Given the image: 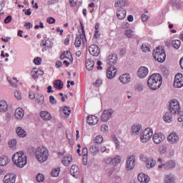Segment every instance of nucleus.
Here are the masks:
<instances>
[{
	"label": "nucleus",
	"mask_w": 183,
	"mask_h": 183,
	"mask_svg": "<svg viewBox=\"0 0 183 183\" xmlns=\"http://www.w3.org/2000/svg\"><path fill=\"white\" fill-rule=\"evenodd\" d=\"M94 38L95 39H98L99 36H101V34H99V23H96L94 26Z\"/></svg>",
	"instance_id": "nucleus-33"
},
{
	"label": "nucleus",
	"mask_w": 183,
	"mask_h": 183,
	"mask_svg": "<svg viewBox=\"0 0 183 183\" xmlns=\"http://www.w3.org/2000/svg\"><path fill=\"white\" fill-rule=\"evenodd\" d=\"M61 162L64 165V167H69V165H71V164L72 163V156L71 155L65 156L63 158Z\"/></svg>",
	"instance_id": "nucleus-23"
},
{
	"label": "nucleus",
	"mask_w": 183,
	"mask_h": 183,
	"mask_svg": "<svg viewBox=\"0 0 183 183\" xmlns=\"http://www.w3.org/2000/svg\"><path fill=\"white\" fill-rule=\"evenodd\" d=\"M162 72L164 76H168L169 75V71H168V69L163 67L162 69Z\"/></svg>",
	"instance_id": "nucleus-53"
},
{
	"label": "nucleus",
	"mask_w": 183,
	"mask_h": 183,
	"mask_svg": "<svg viewBox=\"0 0 183 183\" xmlns=\"http://www.w3.org/2000/svg\"><path fill=\"white\" fill-rule=\"evenodd\" d=\"M135 91H137L138 92H140V91H142L143 87L141 84H136L134 87Z\"/></svg>",
	"instance_id": "nucleus-59"
},
{
	"label": "nucleus",
	"mask_w": 183,
	"mask_h": 183,
	"mask_svg": "<svg viewBox=\"0 0 183 183\" xmlns=\"http://www.w3.org/2000/svg\"><path fill=\"white\" fill-rule=\"evenodd\" d=\"M117 16L118 19H125L127 17V10L124 9H117Z\"/></svg>",
	"instance_id": "nucleus-20"
},
{
	"label": "nucleus",
	"mask_w": 183,
	"mask_h": 183,
	"mask_svg": "<svg viewBox=\"0 0 183 183\" xmlns=\"http://www.w3.org/2000/svg\"><path fill=\"white\" fill-rule=\"evenodd\" d=\"M139 131H141V126L136 125L132 127L133 134H139Z\"/></svg>",
	"instance_id": "nucleus-46"
},
{
	"label": "nucleus",
	"mask_w": 183,
	"mask_h": 183,
	"mask_svg": "<svg viewBox=\"0 0 183 183\" xmlns=\"http://www.w3.org/2000/svg\"><path fill=\"white\" fill-rule=\"evenodd\" d=\"M36 102H38V104H44V101H45V97L42 94H38L36 97Z\"/></svg>",
	"instance_id": "nucleus-44"
},
{
	"label": "nucleus",
	"mask_w": 183,
	"mask_h": 183,
	"mask_svg": "<svg viewBox=\"0 0 183 183\" xmlns=\"http://www.w3.org/2000/svg\"><path fill=\"white\" fill-rule=\"evenodd\" d=\"M40 117L44 119V121H49L52 119V116L51 115V113L46 112V111H42L40 112Z\"/></svg>",
	"instance_id": "nucleus-26"
},
{
	"label": "nucleus",
	"mask_w": 183,
	"mask_h": 183,
	"mask_svg": "<svg viewBox=\"0 0 183 183\" xmlns=\"http://www.w3.org/2000/svg\"><path fill=\"white\" fill-rule=\"evenodd\" d=\"M157 164V162L154 160V159H149L148 161L146 162V167L149 169L151 168H154Z\"/></svg>",
	"instance_id": "nucleus-32"
},
{
	"label": "nucleus",
	"mask_w": 183,
	"mask_h": 183,
	"mask_svg": "<svg viewBox=\"0 0 183 183\" xmlns=\"http://www.w3.org/2000/svg\"><path fill=\"white\" fill-rule=\"evenodd\" d=\"M79 35L77 36L74 41V46L76 48H79L82 44H84V39L86 38L85 36V29L83 24H81V29H79Z\"/></svg>",
	"instance_id": "nucleus-6"
},
{
	"label": "nucleus",
	"mask_w": 183,
	"mask_h": 183,
	"mask_svg": "<svg viewBox=\"0 0 183 183\" xmlns=\"http://www.w3.org/2000/svg\"><path fill=\"white\" fill-rule=\"evenodd\" d=\"M9 164V159L6 156H1L0 157V165L1 167H6Z\"/></svg>",
	"instance_id": "nucleus-31"
},
{
	"label": "nucleus",
	"mask_w": 183,
	"mask_h": 183,
	"mask_svg": "<svg viewBox=\"0 0 183 183\" xmlns=\"http://www.w3.org/2000/svg\"><path fill=\"white\" fill-rule=\"evenodd\" d=\"M122 28H123L124 29H128V28H129V23L123 22L122 24Z\"/></svg>",
	"instance_id": "nucleus-62"
},
{
	"label": "nucleus",
	"mask_w": 183,
	"mask_h": 183,
	"mask_svg": "<svg viewBox=\"0 0 183 183\" xmlns=\"http://www.w3.org/2000/svg\"><path fill=\"white\" fill-rule=\"evenodd\" d=\"M89 152L93 154V155H97V154L99 152V149L98 148V147L93 145L89 148Z\"/></svg>",
	"instance_id": "nucleus-41"
},
{
	"label": "nucleus",
	"mask_w": 183,
	"mask_h": 183,
	"mask_svg": "<svg viewBox=\"0 0 183 183\" xmlns=\"http://www.w3.org/2000/svg\"><path fill=\"white\" fill-rule=\"evenodd\" d=\"M169 111L171 114L183 116V112H181V107L179 106V102L177 99H172L169 105Z\"/></svg>",
	"instance_id": "nucleus-5"
},
{
	"label": "nucleus",
	"mask_w": 183,
	"mask_h": 183,
	"mask_svg": "<svg viewBox=\"0 0 183 183\" xmlns=\"http://www.w3.org/2000/svg\"><path fill=\"white\" fill-rule=\"evenodd\" d=\"M137 179L141 183H148L150 181L149 176L144 173H140L137 177Z\"/></svg>",
	"instance_id": "nucleus-19"
},
{
	"label": "nucleus",
	"mask_w": 183,
	"mask_h": 183,
	"mask_svg": "<svg viewBox=\"0 0 183 183\" xmlns=\"http://www.w3.org/2000/svg\"><path fill=\"white\" fill-rule=\"evenodd\" d=\"M14 96L19 100L22 99V95L21 94V92H19V91H16L14 92Z\"/></svg>",
	"instance_id": "nucleus-57"
},
{
	"label": "nucleus",
	"mask_w": 183,
	"mask_h": 183,
	"mask_svg": "<svg viewBox=\"0 0 183 183\" xmlns=\"http://www.w3.org/2000/svg\"><path fill=\"white\" fill-rule=\"evenodd\" d=\"M54 88L55 89H58L59 91H61L64 88V82L61 80H56L54 81Z\"/></svg>",
	"instance_id": "nucleus-28"
},
{
	"label": "nucleus",
	"mask_w": 183,
	"mask_h": 183,
	"mask_svg": "<svg viewBox=\"0 0 183 183\" xmlns=\"http://www.w3.org/2000/svg\"><path fill=\"white\" fill-rule=\"evenodd\" d=\"M9 144L10 145V148L14 149L15 148V147H16V140L15 139L11 140Z\"/></svg>",
	"instance_id": "nucleus-55"
},
{
	"label": "nucleus",
	"mask_w": 183,
	"mask_h": 183,
	"mask_svg": "<svg viewBox=\"0 0 183 183\" xmlns=\"http://www.w3.org/2000/svg\"><path fill=\"white\" fill-rule=\"evenodd\" d=\"M3 181L4 183H15L16 181V176L14 174H7L4 176Z\"/></svg>",
	"instance_id": "nucleus-12"
},
{
	"label": "nucleus",
	"mask_w": 183,
	"mask_h": 183,
	"mask_svg": "<svg viewBox=\"0 0 183 183\" xmlns=\"http://www.w3.org/2000/svg\"><path fill=\"white\" fill-rule=\"evenodd\" d=\"M165 183H175V178L173 176L168 175L165 177Z\"/></svg>",
	"instance_id": "nucleus-43"
},
{
	"label": "nucleus",
	"mask_w": 183,
	"mask_h": 183,
	"mask_svg": "<svg viewBox=\"0 0 183 183\" xmlns=\"http://www.w3.org/2000/svg\"><path fill=\"white\" fill-rule=\"evenodd\" d=\"M109 127L107 124H102L100 127V131L102 132H107V131H108Z\"/></svg>",
	"instance_id": "nucleus-54"
},
{
	"label": "nucleus",
	"mask_w": 183,
	"mask_h": 183,
	"mask_svg": "<svg viewBox=\"0 0 183 183\" xmlns=\"http://www.w3.org/2000/svg\"><path fill=\"white\" fill-rule=\"evenodd\" d=\"M135 167V157L129 156L127 159L126 169L127 171H132Z\"/></svg>",
	"instance_id": "nucleus-10"
},
{
	"label": "nucleus",
	"mask_w": 183,
	"mask_h": 183,
	"mask_svg": "<svg viewBox=\"0 0 183 183\" xmlns=\"http://www.w3.org/2000/svg\"><path fill=\"white\" fill-rule=\"evenodd\" d=\"M47 24H55V19L53 17H49L46 19Z\"/></svg>",
	"instance_id": "nucleus-60"
},
{
	"label": "nucleus",
	"mask_w": 183,
	"mask_h": 183,
	"mask_svg": "<svg viewBox=\"0 0 183 183\" xmlns=\"http://www.w3.org/2000/svg\"><path fill=\"white\" fill-rule=\"evenodd\" d=\"M93 142L94 144H97V145H99V144H102V142H104V137H102V135H98L94 137Z\"/></svg>",
	"instance_id": "nucleus-36"
},
{
	"label": "nucleus",
	"mask_w": 183,
	"mask_h": 183,
	"mask_svg": "<svg viewBox=\"0 0 183 183\" xmlns=\"http://www.w3.org/2000/svg\"><path fill=\"white\" fill-rule=\"evenodd\" d=\"M36 158L39 162H45L48 160V157H49V152L46 147H39L36 149Z\"/></svg>",
	"instance_id": "nucleus-3"
},
{
	"label": "nucleus",
	"mask_w": 183,
	"mask_h": 183,
	"mask_svg": "<svg viewBox=\"0 0 183 183\" xmlns=\"http://www.w3.org/2000/svg\"><path fill=\"white\" fill-rule=\"evenodd\" d=\"M70 174L72 175V177L76 178V177L79 175V167H78L76 165H72L70 168Z\"/></svg>",
	"instance_id": "nucleus-22"
},
{
	"label": "nucleus",
	"mask_w": 183,
	"mask_h": 183,
	"mask_svg": "<svg viewBox=\"0 0 183 183\" xmlns=\"http://www.w3.org/2000/svg\"><path fill=\"white\" fill-rule=\"evenodd\" d=\"M152 139L154 144H161L165 139V137L161 133H156L153 135Z\"/></svg>",
	"instance_id": "nucleus-15"
},
{
	"label": "nucleus",
	"mask_w": 183,
	"mask_h": 183,
	"mask_svg": "<svg viewBox=\"0 0 183 183\" xmlns=\"http://www.w3.org/2000/svg\"><path fill=\"white\" fill-rule=\"evenodd\" d=\"M24 115H25V112H24V109L18 108L16 109L14 117L17 119H22Z\"/></svg>",
	"instance_id": "nucleus-24"
},
{
	"label": "nucleus",
	"mask_w": 183,
	"mask_h": 183,
	"mask_svg": "<svg viewBox=\"0 0 183 183\" xmlns=\"http://www.w3.org/2000/svg\"><path fill=\"white\" fill-rule=\"evenodd\" d=\"M59 172H61V169L57 167L51 170V177H56L59 175Z\"/></svg>",
	"instance_id": "nucleus-39"
},
{
	"label": "nucleus",
	"mask_w": 183,
	"mask_h": 183,
	"mask_svg": "<svg viewBox=\"0 0 183 183\" xmlns=\"http://www.w3.org/2000/svg\"><path fill=\"white\" fill-rule=\"evenodd\" d=\"M34 63L35 65H41V64H42V59H41V57H35L34 59Z\"/></svg>",
	"instance_id": "nucleus-49"
},
{
	"label": "nucleus",
	"mask_w": 183,
	"mask_h": 183,
	"mask_svg": "<svg viewBox=\"0 0 183 183\" xmlns=\"http://www.w3.org/2000/svg\"><path fill=\"white\" fill-rule=\"evenodd\" d=\"M167 141L170 142V144H177L178 141H179V136H178L177 133L172 132L168 136Z\"/></svg>",
	"instance_id": "nucleus-14"
},
{
	"label": "nucleus",
	"mask_w": 183,
	"mask_h": 183,
	"mask_svg": "<svg viewBox=\"0 0 183 183\" xmlns=\"http://www.w3.org/2000/svg\"><path fill=\"white\" fill-rule=\"evenodd\" d=\"M7 79L12 86H16L18 85V80L16 79V78L13 77L12 79H11L8 77Z\"/></svg>",
	"instance_id": "nucleus-42"
},
{
	"label": "nucleus",
	"mask_w": 183,
	"mask_h": 183,
	"mask_svg": "<svg viewBox=\"0 0 183 183\" xmlns=\"http://www.w3.org/2000/svg\"><path fill=\"white\" fill-rule=\"evenodd\" d=\"M49 101L51 104H56V100H55V97H54V96L49 97Z\"/></svg>",
	"instance_id": "nucleus-64"
},
{
	"label": "nucleus",
	"mask_w": 183,
	"mask_h": 183,
	"mask_svg": "<svg viewBox=\"0 0 183 183\" xmlns=\"http://www.w3.org/2000/svg\"><path fill=\"white\" fill-rule=\"evenodd\" d=\"M8 111V103L5 100L0 101V112H6Z\"/></svg>",
	"instance_id": "nucleus-29"
},
{
	"label": "nucleus",
	"mask_w": 183,
	"mask_h": 183,
	"mask_svg": "<svg viewBox=\"0 0 183 183\" xmlns=\"http://www.w3.org/2000/svg\"><path fill=\"white\" fill-rule=\"evenodd\" d=\"M153 56L156 61L162 64V62L165 61L167 54L164 48L159 46L153 51Z\"/></svg>",
	"instance_id": "nucleus-4"
},
{
	"label": "nucleus",
	"mask_w": 183,
	"mask_h": 183,
	"mask_svg": "<svg viewBox=\"0 0 183 183\" xmlns=\"http://www.w3.org/2000/svg\"><path fill=\"white\" fill-rule=\"evenodd\" d=\"M153 134H154V132L152 131V129L147 128L143 131V132L141 134V137H140L141 142H142L143 144L148 142V141L151 139V137H152Z\"/></svg>",
	"instance_id": "nucleus-7"
},
{
	"label": "nucleus",
	"mask_w": 183,
	"mask_h": 183,
	"mask_svg": "<svg viewBox=\"0 0 183 183\" xmlns=\"http://www.w3.org/2000/svg\"><path fill=\"white\" fill-rule=\"evenodd\" d=\"M147 84L150 89L155 91L161 88L162 85V76L159 74H154L151 75L147 81Z\"/></svg>",
	"instance_id": "nucleus-2"
},
{
	"label": "nucleus",
	"mask_w": 183,
	"mask_h": 183,
	"mask_svg": "<svg viewBox=\"0 0 183 183\" xmlns=\"http://www.w3.org/2000/svg\"><path fill=\"white\" fill-rule=\"evenodd\" d=\"M98 117L95 115H89L86 118L87 124L92 127L97 125V124H98Z\"/></svg>",
	"instance_id": "nucleus-16"
},
{
	"label": "nucleus",
	"mask_w": 183,
	"mask_h": 183,
	"mask_svg": "<svg viewBox=\"0 0 183 183\" xmlns=\"http://www.w3.org/2000/svg\"><path fill=\"white\" fill-rule=\"evenodd\" d=\"M16 131L18 137H19L20 138H25V137H26V132H25V130L22 129V127H17Z\"/></svg>",
	"instance_id": "nucleus-30"
},
{
	"label": "nucleus",
	"mask_w": 183,
	"mask_h": 183,
	"mask_svg": "<svg viewBox=\"0 0 183 183\" xmlns=\"http://www.w3.org/2000/svg\"><path fill=\"white\" fill-rule=\"evenodd\" d=\"M119 164H121V157L119 156L112 159V165H113V167H117Z\"/></svg>",
	"instance_id": "nucleus-37"
},
{
	"label": "nucleus",
	"mask_w": 183,
	"mask_h": 183,
	"mask_svg": "<svg viewBox=\"0 0 183 183\" xmlns=\"http://www.w3.org/2000/svg\"><path fill=\"white\" fill-rule=\"evenodd\" d=\"M126 35H127V36H128V38H132V36L134 35V31H132L131 29L127 30Z\"/></svg>",
	"instance_id": "nucleus-52"
},
{
	"label": "nucleus",
	"mask_w": 183,
	"mask_h": 183,
	"mask_svg": "<svg viewBox=\"0 0 183 183\" xmlns=\"http://www.w3.org/2000/svg\"><path fill=\"white\" fill-rule=\"evenodd\" d=\"M89 51L90 55L93 56H99V54H101V50L99 47L96 44H92L89 47Z\"/></svg>",
	"instance_id": "nucleus-11"
},
{
	"label": "nucleus",
	"mask_w": 183,
	"mask_h": 183,
	"mask_svg": "<svg viewBox=\"0 0 183 183\" xmlns=\"http://www.w3.org/2000/svg\"><path fill=\"white\" fill-rule=\"evenodd\" d=\"M113 141L116 145V148L119 149V141L117 138V137L114 136L113 137Z\"/></svg>",
	"instance_id": "nucleus-56"
},
{
	"label": "nucleus",
	"mask_w": 183,
	"mask_h": 183,
	"mask_svg": "<svg viewBox=\"0 0 183 183\" xmlns=\"http://www.w3.org/2000/svg\"><path fill=\"white\" fill-rule=\"evenodd\" d=\"M119 79L122 84H129V82H131V75L129 74H122Z\"/></svg>",
	"instance_id": "nucleus-18"
},
{
	"label": "nucleus",
	"mask_w": 183,
	"mask_h": 183,
	"mask_svg": "<svg viewBox=\"0 0 183 183\" xmlns=\"http://www.w3.org/2000/svg\"><path fill=\"white\" fill-rule=\"evenodd\" d=\"M12 161L18 168H24L28 164V157L23 151H20L12 156Z\"/></svg>",
	"instance_id": "nucleus-1"
},
{
	"label": "nucleus",
	"mask_w": 183,
	"mask_h": 183,
	"mask_svg": "<svg viewBox=\"0 0 183 183\" xmlns=\"http://www.w3.org/2000/svg\"><path fill=\"white\" fill-rule=\"evenodd\" d=\"M95 63L94 62V60L92 59H86V67L88 71H92L94 69V65Z\"/></svg>",
	"instance_id": "nucleus-27"
},
{
	"label": "nucleus",
	"mask_w": 183,
	"mask_h": 183,
	"mask_svg": "<svg viewBox=\"0 0 183 183\" xmlns=\"http://www.w3.org/2000/svg\"><path fill=\"white\" fill-rule=\"evenodd\" d=\"M102 84V80L97 79L96 81L93 84L94 86H99Z\"/></svg>",
	"instance_id": "nucleus-61"
},
{
	"label": "nucleus",
	"mask_w": 183,
	"mask_h": 183,
	"mask_svg": "<svg viewBox=\"0 0 183 183\" xmlns=\"http://www.w3.org/2000/svg\"><path fill=\"white\" fill-rule=\"evenodd\" d=\"M164 121L165 122H172V116L171 115V113H166L164 116Z\"/></svg>",
	"instance_id": "nucleus-40"
},
{
	"label": "nucleus",
	"mask_w": 183,
	"mask_h": 183,
	"mask_svg": "<svg viewBox=\"0 0 183 183\" xmlns=\"http://www.w3.org/2000/svg\"><path fill=\"white\" fill-rule=\"evenodd\" d=\"M82 155H83V164L84 165H86V160L88 159V149L86 147L83 148Z\"/></svg>",
	"instance_id": "nucleus-34"
},
{
	"label": "nucleus",
	"mask_w": 183,
	"mask_h": 183,
	"mask_svg": "<svg viewBox=\"0 0 183 183\" xmlns=\"http://www.w3.org/2000/svg\"><path fill=\"white\" fill-rule=\"evenodd\" d=\"M60 59H68L70 61H74V58L72 57V54L71 51H66L62 53L60 56Z\"/></svg>",
	"instance_id": "nucleus-21"
},
{
	"label": "nucleus",
	"mask_w": 183,
	"mask_h": 183,
	"mask_svg": "<svg viewBox=\"0 0 183 183\" xmlns=\"http://www.w3.org/2000/svg\"><path fill=\"white\" fill-rule=\"evenodd\" d=\"M141 49L142 52H149V46H148L147 44H142L141 46Z\"/></svg>",
	"instance_id": "nucleus-50"
},
{
	"label": "nucleus",
	"mask_w": 183,
	"mask_h": 183,
	"mask_svg": "<svg viewBox=\"0 0 183 183\" xmlns=\"http://www.w3.org/2000/svg\"><path fill=\"white\" fill-rule=\"evenodd\" d=\"M63 112L64 115H70L71 114V109L69 107L65 106L63 108Z\"/></svg>",
	"instance_id": "nucleus-47"
},
{
	"label": "nucleus",
	"mask_w": 183,
	"mask_h": 183,
	"mask_svg": "<svg viewBox=\"0 0 183 183\" xmlns=\"http://www.w3.org/2000/svg\"><path fill=\"white\" fill-rule=\"evenodd\" d=\"M117 61H118V58L114 54H110L107 57V64L109 65H115L117 64Z\"/></svg>",
	"instance_id": "nucleus-25"
},
{
	"label": "nucleus",
	"mask_w": 183,
	"mask_h": 183,
	"mask_svg": "<svg viewBox=\"0 0 183 183\" xmlns=\"http://www.w3.org/2000/svg\"><path fill=\"white\" fill-rule=\"evenodd\" d=\"M172 45L174 49H179L181 46V41L179 40H173L172 41Z\"/></svg>",
	"instance_id": "nucleus-38"
},
{
	"label": "nucleus",
	"mask_w": 183,
	"mask_h": 183,
	"mask_svg": "<svg viewBox=\"0 0 183 183\" xmlns=\"http://www.w3.org/2000/svg\"><path fill=\"white\" fill-rule=\"evenodd\" d=\"M113 114H114V110L111 109L104 110L101 117V119L102 122H107V121H109V119L112 118Z\"/></svg>",
	"instance_id": "nucleus-8"
},
{
	"label": "nucleus",
	"mask_w": 183,
	"mask_h": 183,
	"mask_svg": "<svg viewBox=\"0 0 183 183\" xmlns=\"http://www.w3.org/2000/svg\"><path fill=\"white\" fill-rule=\"evenodd\" d=\"M149 71L148 70V68L145 67V66H141L139 69V71L137 72V75L140 78H145L147 76V75H148Z\"/></svg>",
	"instance_id": "nucleus-17"
},
{
	"label": "nucleus",
	"mask_w": 183,
	"mask_h": 183,
	"mask_svg": "<svg viewBox=\"0 0 183 183\" xmlns=\"http://www.w3.org/2000/svg\"><path fill=\"white\" fill-rule=\"evenodd\" d=\"M117 72H118V69L114 66H110L107 69V76L109 79H112L117 75Z\"/></svg>",
	"instance_id": "nucleus-13"
},
{
	"label": "nucleus",
	"mask_w": 183,
	"mask_h": 183,
	"mask_svg": "<svg viewBox=\"0 0 183 183\" xmlns=\"http://www.w3.org/2000/svg\"><path fill=\"white\" fill-rule=\"evenodd\" d=\"M36 181L38 182H43V181L45 179V177H44V174H39L36 176Z\"/></svg>",
	"instance_id": "nucleus-48"
},
{
	"label": "nucleus",
	"mask_w": 183,
	"mask_h": 183,
	"mask_svg": "<svg viewBox=\"0 0 183 183\" xmlns=\"http://www.w3.org/2000/svg\"><path fill=\"white\" fill-rule=\"evenodd\" d=\"M149 158H148V156L147 154H141L140 155V161H142V162H147Z\"/></svg>",
	"instance_id": "nucleus-51"
},
{
	"label": "nucleus",
	"mask_w": 183,
	"mask_h": 183,
	"mask_svg": "<svg viewBox=\"0 0 183 183\" xmlns=\"http://www.w3.org/2000/svg\"><path fill=\"white\" fill-rule=\"evenodd\" d=\"M166 167L169 169H172V168H175V162L170 160L167 163H166Z\"/></svg>",
	"instance_id": "nucleus-45"
},
{
	"label": "nucleus",
	"mask_w": 183,
	"mask_h": 183,
	"mask_svg": "<svg viewBox=\"0 0 183 183\" xmlns=\"http://www.w3.org/2000/svg\"><path fill=\"white\" fill-rule=\"evenodd\" d=\"M12 21V16H8L5 19H4V24H9Z\"/></svg>",
	"instance_id": "nucleus-63"
},
{
	"label": "nucleus",
	"mask_w": 183,
	"mask_h": 183,
	"mask_svg": "<svg viewBox=\"0 0 183 183\" xmlns=\"http://www.w3.org/2000/svg\"><path fill=\"white\" fill-rule=\"evenodd\" d=\"M114 6L115 8H124V6H127V1L124 0H119L114 4Z\"/></svg>",
	"instance_id": "nucleus-35"
},
{
	"label": "nucleus",
	"mask_w": 183,
	"mask_h": 183,
	"mask_svg": "<svg viewBox=\"0 0 183 183\" xmlns=\"http://www.w3.org/2000/svg\"><path fill=\"white\" fill-rule=\"evenodd\" d=\"M174 88H182L183 86V74H177L174 76Z\"/></svg>",
	"instance_id": "nucleus-9"
},
{
	"label": "nucleus",
	"mask_w": 183,
	"mask_h": 183,
	"mask_svg": "<svg viewBox=\"0 0 183 183\" xmlns=\"http://www.w3.org/2000/svg\"><path fill=\"white\" fill-rule=\"evenodd\" d=\"M31 75L32 78L36 79V68L33 69V70L31 71Z\"/></svg>",
	"instance_id": "nucleus-58"
}]
</instances>
